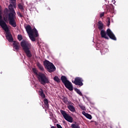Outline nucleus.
<instances>
[{
	"label": "nucleus",
	"instance_id": "aec40b11",
	"mask_svg": "<svg viewBox=\"0 0 128 128\" xmlns=\"http://www.w3.org/2000/svg\"><path fill=\"white\" fill-rule=\"evenodd\" d=\"M108 12H114V8L112 7H108L107 8Z\"/></svg>",
	"mask_w": 128,
	"mask_h": 128
},
{
	"label": "nucleus",
	"instance_id": "9d476101",
	"mask_svg": "<svg viewBox=\"0 0 128 128\" xmlns=\"http://www.w3.org/2000/svg\"><path fill=\"white\" fill-rule=\"evenodd\" d=\"M83 82L84 80H82V78L80 77H76L74 78V80L72 81L73 84H74L76 86H84V83H82Z\"/></svg>",
	"mask_w": 128,
	"mask_h": 128
},
{
	"label": "nucleus",
	"instance_id": "f704fd0d",
	"mask_svg": "<svg viewBox=\"0 0 128 128\" xmlns=\"http://www.w3.org/2000/svg\"><path fill=\"white\" fill-rule=\"evenodd\" d=\"M51 128H56V127L54 126H52Z\"/></svg>",
	"mask_w": 128,
	"mask_h": 128
},
{
	"label": "nucleus",
	"instance_id": "9b49d317",
	"mask_svg": "<svg viewBox=\"0 0 128 128\" xmlns=\"http://www.w3.org/2000/svg\"><path fill=\"white\" fill-rule=\"evenodd\" d=\"M13 48L16 52H18L20 48V42L17 41H14L12 43Z\"/></svg>",
	"mask_w": 128,
	"mask_h": 128
},
{
	"label": "nucleus",
	"instance_id": "7c9ffc66",
	"mask_svg": "<svg viewBox=\"0 0 128 128\" xmlns=\"http://www.w3.org/2000/svg\"><path fill=\"white\" fill-rule=\"evenodd\" d=\"M4 22H6L8 20V16H6V18H4Z\"/></svg>",
	"mask_w": 128,
	"mask_h": 128
},
{
	"label": "nucleus",
	"instance_id": "cd10ccee",
	"mask_svg": "<svg viewBox=\"0 0 128 128\" xmlns=\"http://www.w3.org/2000/svg\"><path fill=\"white\" fill-rule=\"evenodd\" d=\"M88 113L86 112L83 111L82 112V114L83 116H86V115L88 114Z\"/></svg>",
	"mask_w": 128,
	"mask_h": 128
},
{
	"label": "nucleus",
	"instance_id": "f257e3e1",
	"mask_svg": "<svg viewBox=\"0 0 128 128\" xmlns=\"http://www.w3.org/2000/svg\"><path fill=\"white\" fill-rule=\"evenodd\" d=\"M11 4L8 6V9L10 12L8 14V20L9 24L12 26V28H16V14L14 11V8H16V0H10Z\"/></svg>",
	"mask_w": 128,
	"mask_h": 128
},
{
	"label": "nucleus",
	"instance_id": "7ed1b4c3",
	"mask_svg": "<svg viewBox=\"0 0 128 128\" xmlns=\"http://www.w3.org/2000/svg\"><path fill=\"white\" fill-rule=\"evenodd\" d=\"M26 30L32 42H36V38L38 36V32L36 28H32L30 25L28 24L25 27Z\"/></svg>",
	"mask_w": 128,
	"mask_h": 128
},
{
	"label": "nucleus",
	"instance_id": "2eb2a0df",
	"mask_svg": "<svg viewBox=\"0 0 128 128\" xmlns=\"http://www.w3.org/2000/svg\"><path fill=\"white\" fill-rule=\"evenodd\" d=\"M40 95L42 98H46V94L44 93V90H42V89L40 90V91H39Z\"/></svg>",
	"mask_w": 128,
	"mask_h": 128
},
{
	"label": "nucleus",
	"instance_id": "412c9836",
	"mask_svg": "<svg viewBox=\"0 0 128 128\" xmlns=\"http://www.w3.org/2000/svg\"><path fill=\"white\" fill-rule=\"evenodd\" d=\"M78 106L82 110H86V106L82 104H79Z\"/></svg>",
	"mask_w": 128,
	"mask_h": 128
},
{
	"label": "nucleus",
	"instance_id": "f03ea898",
	"mask_svg": "<svg viewBox=\"0 0 128 128\" xmlns=\"http://www.w3.org/2000/svg\"><path fill=\"white\" fill-rule=\"evenodd\" d=\"M98 28L100 31V35L102 38H105L106 40H110V38L111 40H116V36H114V34L112 32V30L108 28L106 30V32L104 30V24H102V21H99L98 23ZM109 36V38H108Z\"/></svg>",
	"mask_w": 128,
	"mask_h": 128
},
{
	"label": "nucleus",
	"instance_id": "b1692460",
	"mask_svg": "<svg viewBox=\"0 0 128 128\" xmlns=\"http://www.w3.org/2000/svg\"><path fill=\"white\" fill-rule=\"evenodd\" d=\"M86 118H88V120H92V115L88 114H86Z\"/></svg>",
	"mask_w": 128,
	"mask_h": 128
},
{
	"label": "nucleus",
	"instance_id": "1a4fd4ad",
	"mask_svg": "<svg viewBox=\"0 0 128 128\" xmlns=\"http://www.w3.org/2000/svg\"><path fill=\"white\" fill-rule=\"evenodd\" d=\"M60 112L66 120H67V122H72V117L70 116L68 114H66V111L61 110H60Z\"/></svg>",
	"mask_w": 128,
	"mask_h": 128
},
{
	"label": "nucleus",
	"instance_id": "473e14b6",
	"mask_svg": "<svg viewBox=\"0 0 128 128\" xmlns=\"http://www.w3.org/2000/svg\"><path fill=\"white\" fill-rule=\"evenodd\" d=\"M94 122V124L96 125V126H98V122Z\"/></svg>",
	"mask_w": 128,
	"mask_h": 128
},
{
	"label": "nucleus",
	"instance_id": "f3484780",
	"mask_svg": "<svg viewBox=\"0 0 128 128\" xmlns=\"http://www.w3.org/2000/svg\"><path fill=\"white\" fill-rule=\"evenodd\" d=\"M62 100L64 102V104H68V98L65 97L64 96H62Z\"/></svg>",
	"mask_w": 128,
	"mask_h": 128
},
{
	"label": "nucleus",
	"instance_id": "f8f14e48",
	"mask_svg": "<svg viewBox=\"0 0 128 128\" xmlns=\"http://www.w3.org/2000/svg\"><path fill=\"white\" fill-rule=\"evenodd\" d=\"M67 108L68 110L72 112H76V108H74V106L72 105H68Z\"/></svg>",
	"mask_w": 128,
	"mask_h": 128
},
{
	"label": "nucleus",
	"instance_id": "4be33fe9",
	"mask_svg": "<svg viewBox=\"0 0 128 128\" xmlns=\"http://www.w3.org/2000/svg\"><path fill=\"white\" fill-rule=\"evenodd\" d=\"M107 26H110V17H108L107 18Z\"/></svg>",
	"mask_w": 128,
	"mask_h": 128
},
{
	"label": "nucleus",
	"instance_id": "72a5a7b5",
	"mask_svg": "<svg viewBox=\"0 0 128 128\" xmlns=\"http://www.w3.org/2000/svg\"><path fill=\"white\" fill-rule=\"evenodd\" d=\"M0 14H2V9H0Z\"/></svg>",
	"mask_w": 128,
	"mask_h": 128
},
{
	"label": "nucleus",
	"instance_id": "5701e85b",
	"mask_svg": "<svg viewBox=\"0 0 128 128\" xmlns=\"http://www.w3.org/2000/svg\"><path fill=\"white\" fill-rule=\"evenodd\" d=\"M72 128H80L78 125H76V124H72L71 125Z\"/></svg>",
	"mask_w": 128,
	"mask_h": 128
},
{
	"label": "nucleus",
	"instance_id": "4468645a",
	"mask_svg": "<svg viewBox=\"0 0 128 128\" xmlns=\"http://www.w3.org/2000/svg\"><path fill=\"white\" fill-rule=\"evenodd\" d=\"M36 66L38 68L39 70H41L42 72H44V66L40 62H38L36 64Z\"/></svg>",
	"mask_w": 128,
	"mask_h": 128
},
{
	"label": "nucleus",
	"instance_id": "ddd939ff",
	"mask_svg": "<svg viewBox=\"0 0 128 128\" xmlns=\"http://www.w3.org/2000/svg\"><path fill=\"white\" fill-rule=\"evenodd\" d=\"M44 104L45 108H50V104H48V100L46 98H44Z\"/></svg>",
	"mask_w": 128,
	"mask_h": 128
},
{
	"label": "nucleus",
	"instance_id": "dca6fc26",
	"mask_svg": "<svg viewBox=\"0 0 128 128\" xmlns=\"http://www.w3.org/2000/svg\"><path fill=\"white\" fill-rule=\"evenodd\" d=\"M54 82H56L58 84L60 82V79L58 76H54Z\"/></svg>",
	"mask_w": 128,
	"mask_h": 128
},
{
	"label": "nucleus",
	"instance_id": "20e7f679",
	"mask_svg": "<svg viewBox=\"0 0 128 128\" xmlns=\"http://www.w3.org/2000/svg\"><path fill=\"white\" fill-rule=\"evenodd\" d=\"M0 26L4 32H6V38L10 42H14V38H12V34L8 32V25L4 20H2V15H0Z\"/></svg>",
	"mask_w": 128,
	"mask_h": 128
},
{
	"label": "nucleus",
	"instance_id": "a211bd4d",
	"mask_svg": "<svg viewBox=\"0 0 128 128\" xmlns=\"http://www.w3.org/2000/svg\"><path fill=\"white\" fill-rule=\"evenodd\" d=\"M74 90L75 92H77V94H80V96H82V92H80V90H78L77 88H74Z\"/></svg>",
	"mask_w": 128,
	"mask_h": 128
},
{
	"label": "nucleus",
	"instance_id": "bb28decb",
	"mask_svg": "<svg viewBox=\"0 0 128 128\" xmlns=\"http://www.w3.org/2000/svg\"><path fill=\"white\" fill-rule=\"evenodd\" d=\"M17 14L18 16H20L21 18H24V16L22 15V14L20 12H17Z\"/></svg>",
	"mask_w": 128,
	"mask_h": 128
},
{
	"label": "nucleus",
	"instance_id": "39448f33",
	"mask_svg": "<svg viewBox=\"0 0 128 128\" xmlns=\"http://www.w3.org/2000/svg\"><path fill=\"white\" fill-rule=\"evenodd\" d=\"M32 70L36 76L38 80L41 84L44 86L46 84H50V80H48V78L46 77V74L42 72L38 73V71L36 68H33Z\"/></svg>",
	"mask_w": 128,
	"mask_h": 128
},
{
	"label": "nucleus",
	"instance_id": "c756f323",
	"mask_svg": "<svg viewBox=\"0 0 128 128\" xmlns=\"http://www.w3.org/2000/svg\"><path fill=\"white\" fill-rule=\"evenodd\" d=\"M56 127H57L58 128H62V126H60V124H56Z\"/></svg>",
	"mask_w": 128,
	"mask_h": 128
},
{
	"label": "nucleus",
	"instance_id": "0eeeda50",
	"mask_svg": "<svg viewBox=\"0 0 128 128\" xmlns=\"http://www.w3.org/2000/svg\"><path fill=\"white\" fill-rule=\"evenodd\" d=\"M60 80L66 88H68V90H70V92L74 90V86H72V84L70 80H68V78L66 76H62Z\"/></svg>",
	"mask_w": 128,
	"mask_h": 128
},
{
	"label": "nucleus",
	"instance_id": "393cba45",
	"mask_svg": "<svg viewBox=\"0 0 128 128\" xmlns=\"http://www.w3.org/2000/svg\"><path fill=\"white\" fill-rule=\"evenodd\" d=\"M18 40L20 42V40H22V35H20H20L18 34Z\"/></svg>",
	"mask_w": 128,
	"mask_h": 128
},
{
	"label": "nucleus",
	"instance_id": "a878e982",
	"mask_svg": "<svg viewBox=\"0 0 128 128\" xmlns=\"http://www.w3.org/2000/svg\"><path fill=\"white\" fill-rule=\"evenodd\" d=\"M69 104V106H72V104H74V103L72 102H70V100H68L67 101V104Z\"/></svg>",
	"mask_w": 128,
	"mask_h": 128
},
{
	"label": "nucleus",
	"instance_id": "2f4dec72",
	"mask_svg": "<svg viewBox=\"0 0 128 128\" xmlns=\"http://www.w3.org/2000/svg\"><path fill=\"white\" fill-rule=\"evenodd\" d=\"M50 116H51V118H52L54 116V115L52 114V112H50Z\"/></svg>",
	"mask_w": 128,
	"mask_h": 128
},
{
	"label": "nucleus",
	"instance_id": "c85d7f7f",
	"mask_svg": "<svg viewBox=\"0 0 128 128\" xmlns=\"http://www.w3.org/2000/svg\"><path fill=\"white\" fill-rule=\"evenodd\" d=\"M104 16V12H102L100 14V17L102 18V16Z\"/></svg>",
	"mask_w": 128,
	"mask_h": 128
},
{
	"label": "nucleus",
	"instance_id": "423d86ee",
	"mask_svg": "<svg viewBox=\"0 0 128 128\" xmlns=\"http://www.w3.org/2000/svg\"><path fill=\"white\" fill-rule=\"evenodd\" d=\"M20 44L26 56H28V58H31L32 56V52H30V50L32 48V44L30 42L28 41L23 40L20 42Z\"/></svg>",
	"mask_w": 128,
	"mask_h": 128
},
{
	"label": "nucleus",
	"instance_id": "6ab92c4d",
	"mask_svg": "<svg viewBox=\"0 0 128 128\" xmlns=\"http://www.w3.org/2000/svg\"><path fill=\"white\" fill-rule=\"evenodd\" d=\"M18 8H20V10H21V11L22 12H24V6L20 4H18Z\"/></svg>",
	"mask_w": 128,
	"mask_h": 128
},
{
	"label": "nucleus",
	"instance_id": "6e6552de",
	"mask_svg": "<svg viewBox=\"0 0 128 128\" xmlns=\"http://www.w3.org/2000/svg\"><path fill=\"white\" fill-rule=\"evenodd\" d=\"M44 64L48 72H55L56 70V66L48 60H45L44 62Z\"/></svg>",
	"mask_w": 128,
	"mask_h": 128
}]
</instances>
